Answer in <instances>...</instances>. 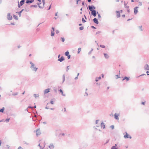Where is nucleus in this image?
I'll return each mask as SVG.
<instances>
[{
  "mask_svg": "<svg viewBox=\"0 0 149 149\" xmlns=\"http://www.w3.org/2000/svg\"><path fill=\"white\" fill-rule=\"evenodd\" d=\"M101 128H103V129H104L105 127V125H104V123L102 122L101 124Z\"/></svg>",
  "mask_w": 149,
  "mask_h": 149,
  "instance_id": "16",
  "label": "nucleus"
},
{
  "mask_svg": "<svg viewBox=\"0 0 149 149\" xmlns=\"http://www.w3.org/2000/svg\"><path fill=\"white\" fill-rule=\"evenodd\" d=\"M61 41L62 42H63L65 41V38L63 37L61 38Z\"/></svg>",
  "mask_w": 149,
  "mask_h": 149,
  "instance_id": "37",
  "label": "nucleus"
},
{
  "mask_svg": "<svg viewBox=\"0 0 149 149\" xmlns=\"http://www.w3.org/2000/svg\"><path fill=\"white\" fill-rule=\"evenodd\" d=\"M65 58L63 56H62L60 58L58 59V61L60 62H62L64 60Z\"/></svg>",
  "mask_w": 149,
  "mask_h": 149,
  "instance_id": "8",
  "label": "nucleus"
},
{
  "mask_svg": "<svg viewBox=\"0 0 149 149\" xmlns=\"http://www.w3.org/2000/svg\"><path fill=\"white\" fill-rule=\"evenodd\" d=\"M13 17H14V19H16V20H17L18 19V18L17 17V16H16V15H13Z\"/></svg>",
  "mask_w": 149,
  "mask_h": 149,
  "instance_id": "26",
  "label": "nucleus"
},
{
  "mask_svg": "<svg viewBox=\"0 0 149 149\" xmlns=\"http://www.w3.org/2000/svg\"><path fill=\"white\" fill-rule=\"evenodd\" d=\"M149 73V71H147L146 72V73H147V75H149V74H148V73Z\"/></svg>",
  "mask_w": 149,
  "mask_h": 149,
  "instance_id": "56",
  "label": "nucleus"
},
{
  "mask_svg": "<svg viewBox=\"0 0 149 149\" xmlns=\"http://www.w3.org/2000/svg\"><path fill=\"white\" fill-rule=\"evenodd\" d=\"M100 33H101V31H97V32H96V34H98Z\"/></svg>",
  "mask_w": 149,
  "mask_h": 149,
  "instance_id": "55",
  "label": "nucleus"
},
{
  "mask_svg": "<svg viewBox=\"0 0 149 149\" xmlns=\"http://www.w3.org/2000/svg\"><path fill=\"white\" fill-rule=\"evenodd\" d=\"M119 116V114H117L116 113H115L114 115V118L118 120L119 119V118L118 117V116Z\"/></svg>",
  "mask_w": 149,
  "mask_h": 149,
  "instance_id": "10",
  "label": "nucleus"
},
{
  "mask_svg": "<svg viewBox=\"0 0 149 149\" xmlns=\"http://www.w3.org/2000/svg\"><path fill=\"white\" fill-rule=\"evenodd\" d=\"M33 96L36 98L37 97H38L39 96V95L38 94H33Z\"/></svg>",
  "mask_w": 149,
  "mask_h": 149,
  "instance_id": "24",
  "label": "nucleus"
},
{
  "mask_svg": "<svg viewBox=\"0 0 149 149\" xmlns=\"http://www.w3.org/2000/svg\"><path fill=\"white\" fill-rule=\"evenodd\" d=\"M34 0H27L26 1V3L27 4L31 3L34 2Z\"/></svg>",
  "mask_w": 149,
  "mask_h": 149,
  "instance_id": "9",
  "label": "nucleus"
},
{
  "mask_svg": "<svg viewBox=\"0 0 149 149\" xmlns=\"http://www.w3.org/2000/svg\"><path fill=\"white\" fill-rule=\"evenodd\" d=\"M51 36H53L54 35V31H52V30H51Z\"/></svg>",
  "mask_w": 149,
  "mask_h": 149,
  "instance_id": "32",
  "label": "nucleus"
},
{
  "mask_svg": "<svg viewBox=\"0 0 149 149\" xmlns=\"http://www.w3.org/2000/svg\"><path fill=\"white\" fill-rule=\"evenodd\" d=\"M59 91L61 93V94L63 96H65V94H63V91L61 89H60L59 90Z\"/></svg>",
  "mask_w": 149,
  "mask_h": 149,
  "instance_id": "22",
  "label": "nucleus"
},
{
  "mask_svg": "<svg viewBox=\"0 0 149 149\" xmlns=\"http://www.w3.org/2000/svg\"><path fill=\"white\" fill-rule=\"evenodd\" d=\"M52 29L53 31H54V28L53 27H52Z\"/></svg>",
  "mask_w": 149,
  "mask_h": 149,
  "instance_id": "61",
  "label": "nucleus"
},
{
  "mask_svg": "<svg viewBox=\"0 0 149 149\" xmlns=\"http://www.w3.org/2000/svg\"><path fill=\"white\" fill-rule=\"evenodd\" d=\"M63 83L65 81V76L64 74H63Z\"/></svg>",
  "mask_w": 149,
  "mask_h": 149,
  "instance_id": "28",
  "label": "nucleus"
},
{
  "mask_svg": "<svg viewBox=\"0 0 149 149\" xmlns=\"http://www.w3.org/2000/svg\"><path fill=\"white\" fill-rule=\"evenodd\" d=\"M82 21L83 23H84V22H86V21L85 20V19L84 18H82Z\"/></svg>",
  "mask_w": 149,
  "mask_h": 149,
  "instance_id": "39",
  "label": "nucleus"
},
{
  "mask_svg": "<svg viewBox=\"0 0 149 149\" xmlns=\"http://www.w3.org/2000/svg\"><path fill=\"white\" fill-rule=\"evenodd\" d=\"M91 27L92 28H93V29H96V28H95V27H94V26H91Z\"/></svg>",
  "mask_w": 149,
  "mask_h": 149,
  "instance_id": "54",
  "label": "nucleus"
},
{
  "mask_svg": "<svg viewBox=\"0 0 149 149\" xmlns=\"http://www.w3.org/2000/svg\"><path fill=\"white\" fill-rule=\"evenodd\" d=\"M129 77H124V78L122 80L124 81L125 79L129 81Z\"/></svg>",
  "mask_w": 149,
  "mask_h": 149,
  "instance_id": "18",
  "label": "nucleus"
},
{
  "mask_svg": "<svg viewBox=\"0 0 149 149\" xmlns=\"http://www.w3.org/2000/svg\"><path fill=\"white\" fill-rule=\"evenodd\" d=\"M111 149H118V148L116 146H113L111 147Z\"/></svg>",
  "mask_w": 149,
  "mask_h": 149,
  "instance_id": "31",
  "label": "nucleus"
},
{
  "mask_svg": "<svg viewBox=\"0 0 149 149\" xmlns=\"http://www.w3.org/2000/svg\"><path fill=\"white\" fill-rule=\"evenodd\" d=\"M36 134L37 136H38L41 134V133L40 132V131L39 129H38L36 130Z\"/></svg>",
  "mask_w": 149,
  "mask_h": 149,
  "instance_id": "11",
  "label": "nucleus"
},
{
  "mask_svg": "<svg viewBox=\"0 0 149 149\" xmlns=\"http://www.w3.org/2000/svg\"><path fill=\"white\" fill-rule=\"evenodd\" d=\"M143 75H146V74H142L139 76L136 77L138 78V77H140V76H143Z\"/></svg>",
  "mask_w": 149,
  "mask_h": 149,
  "instance_id": "41",
  "label": "nucleus"
},
{
  "mask_svg": "<svg viewBox=\"0 0 149 149\" xmlns=\"http://www.w3.org/2000/svg\"><path fill=\"white\" fill-rule=\"evenodd\" d=\"M128 134L127 133H126L125 135L124 136V137L125 138H128Z\"/></svg>",
  "mask_w": 149,
  "mask_h": 149,
  "instance_id": "34",
  "label": "nucleus"
},
{
  "mask_svg": "<svg viewBox=\"0 0 149 149\" xmlns=\"http://www.w3.org/2000/svg\"><path fill=\"white\" fill-rule=\"evenodd\" d=\"M23 144L24 145H25L27 146H29V143H28L27 142H26L25 141H23Z\"/></svg>",
  "mask_w": 149,
  "mask_h": 149,
  "instance_id": "21",
  "label": "nucleus"
},
{
  "mask_svg": "<svg viewBox=\"0 0 149 149\" xmlns=\"http://www.w3.org/2000/svg\"><path fill=\"white\" fill-rule=\"evenodd\" d=\"M7 18L9 20H10L12 19V17L11 15H10V13H8L7 14Z\"/></svg>",
  "mask_w": 149,
  "mask_h": 149,
  "instance_id": "3",
  "label": "nucleus"
},
{
  "mask_svg": "<svg viewBox=\"0 0 149 149\" xmlns=\"http://www.w3.org/2000/svg\"><path fill=\"white\" fill-rule=\"evenodd\" d=\"M141 104H142L144 105L145 104V102H142Z\"/></svg>",
  "mask_w": 149,
  "mask_h": 149,
  "instance_id": "60",
  "label": "nucleus"
},
{
  "mask_svg": "<svg viewBox=\"0 0 149 149\" xmlns=\"http://www.w3.org/2000/svg\"><path fill=\"white\" fill-rule=\"evenodd\" d=\"M97 13L98 15V18H101V15H100V14L98 13V12H97Z\"/></svg>",
  "mask_w": 149,
  "mask_h": 149,
  "instance_id": "33",
  "label": "nucleus"
},
{
  "mask_svg": "<svg viewBox=\"0 0 149 149\" xmlns=\"http://www.w3.org/2000/svg\"><path fill=\"white\" fill-rule=\"evenodd\" d=\"M99 121V120H96V121H95V123L96 124H97L98 122Z\"/></svg>",
  "mask_w": 149,
  "mask_h": 149,
  "instance_id": "53",
  "label": "nucleus"
},
{
  "mask_svg": "<svg viewBox=\"0 0 149 149\" xmlns=\"http://www.w3.org/2000/svg\"><path fill=\"white\" fill-rule=\"evenodd\" d=\"M84 1H83L82 2V5L84 6Z\"/></svg>",
  "mask_w": 149,
  "mask_h": 149,
  "instance_id": "59",
  "label": "nucleus"
},
{
  "mask_svg": "<svg viewBox=\"0 0 149 149\" xmlns=\"http://www.w3.org/2000/svg\"><path fill=\"white\" fill-rule=\"evenodd\" d=\"M125 8H127V10L128 12L129 13L130 12V9L129 8V6H125Z\"/></svg>",
  "mask_w": 149,
  "mask_h": 149,
  "instance_id": "23",
  "label": "nucleus"
},
{
  "mask_svg": "<svg viewBox=\"0 0 149 149\" xmlns=\"http://www.w3.org/2000/svg\"><path fill=\"white\" fill-rule=\"evenodd\" d=\"M10 120V118L6 119L5 120V121L7 122H9Z\"/></svg>",
  "mask_w": 149,
  "mask_h": 149,
  "instance_id": "44",
  "label": "nucleus"
},
{
  "mask_svg": "<svg viewBox=\"0 0 149 149\" xmlns=\"http://www.w3.org/2000/svg\"><path fill=\"white\" fill-rule=\"evenodd\" d=\"M69 66H68L67 67V68H66V71L67 72H68V70L69 69Z\"/></svg>",
  "mask_w": 149,
  "mask_h": 149,
  "instance_id": "45",
  "label": "nucleus"
},
{
  "mask_svg": "<svg viewBox=\"0 0 149 149\" xmlns=\"http://www.w3.org/2000/svg\"><path fill=\"white\" fill-rule=\"evenodd\" d=\"M21 148H22V147H21V146H19L17 149H21Z\"/></svg>",
  "mask_w": 149,
  "mask_h": 149,
  "instance_id": "63",
  "label": "nucleus"
},
{
  "mask_svg": "<svg viewBox=\"0 0 149 149\" xmlns=\"http://www.w3.org/2000/svg\"><path fill=\"white\" fill-rule=\"evenodd\" d=\"M91 14L94 17H96L97 15V12L95 10L91 11Z\"/></svg>",
  "mask_w": 149,
  "mask_h": 149,
  "instance_id": "4",
  "label": "nucleus"
},
{
  "mask_svg": "<svg viewBox=\"0 0 149 149\" xmlns=\"http://www.w3.org/2000/svg\"><path fill=\"white\" fill-rule=\"evenodd\" d=\"M110 127L111 128L112 130H113L114 128V126L113 125H111L110 126Z\"/></svg>",
  "mask_w": 149,
  "mask_h": 149,
  "instance_id": "43",
  "label": "nucleus"
},
{
  "mask_svg": "<svg viewBox=\"0 0 149 149\" xmlns=\"http://www.w3.org/2000/svg\"><path fill=\"white\" fill-rule=\"evenodd\" d=\"M25 0H22L20 2V4L21 6H22L24 3Z\"/></svg>",
  "mask_w": 149,
  "mask_h": 149,
  "instance_id": "17",
  "label": "nucleus"
},
{
  "mask_svg": "<svg viewBox=\"0 0 149 149\" xmlns=\"http://www.w3.org/2000/svg\"><path fill=\"white\" fill-rule=\"evenodd\" d=\"M40 149H43V148H43V147H42V146H40Z\"/></svg>",
  "mask_w": 149,
  "mask_h": 149,
  "instance_id": "64",
  "label": "nucleus"
},
{
  "mask_svg": "<svg viewBox=\"0 0 149 149\" xmlns=\"http://www.w3.org/2000/svg\"><path fill=\"white\" fill-rule=\"evenodd\" d=\"M93 21L94 23H95L98 24L99 23V22L98 21L97 19L96 18H94L93 19Z\"/></svg>",
  "mask_w": 149,
  "mask_h": 149,
  "instance_id": "12",
  "label": "nucleus"
},
{
  "mask_svg": "<svg viewBox=\"0 0 149 149\" xmlns=\"http://www.w3.org/2000/svg\"><path fill=\"white\" fill-rule=\"evenodd\" d=\"M18 8H20V7L22 6L20 5V4L19 3V1H18Z\"/></svg>",
  "mask_w": 149,
  "mask_h": 149,
  "instance_id": "40",
  "label": "nucleus"
},
{
  "mask_svg": "<svg viewBox=\"0 0 149 149\" xmlns=\"http://www.w3.org/2000/svg\"><path fill=\"white\" fill-rule=\"evenodd\" d=\"M69 52L68 51H67L65 53V55L66 56H68L69 55Z\"/></svg>",
  "mask_w": 149,
  "mask_h": 149,
  "instance_id": "29",
  "label": "nucleus"
},
{
  "mask_svg": "<svg viewBox=\"0 0 149 149\" xmlns=\"http://www.w3.org/2000/svg\"><path fill=\"white\" fill-rule=\"evenodd\" d=\"M59 31L58 30H57L56 31V34L58 33H59Z\"/></svg>",
  "mask_w": 149,
  "mask_h": 149,
  "instance_id": "47",
  "label": "nucleus"
},
{
  "mask_svg": "<svg viewBox=\"0 0 149 149\" xmlns=\"http://www.w3.org/2000/svg\"><path fill=\"white\" fill-rule=\"evenodd\" d=\"M101 77H99L98 78H96V79H95L96 81H97L100 79H101Z\"/></svg>",
  "mask_w": 149,
  "mask_h": 149,
  "instance_id": "30",
  "label": "nucleus"
},
{
  "mask_svg": "<svg viewBox=\"0 0 149 149\" xmlns=\"http://www.w3.org/2000/svg\"><path fill=\"white\" fill-rule=\"evenodd\" d=\"M50 103H51L52 104H54V102H53V101H50Z\"/></svg>",
  "mask_w": 149,
  "mask_h": 149,
  "instance_id": "52",
  "label": "nucleus"
},
{
  "mask_svg": "<svg viewBox=\"0 0 149 149\" xmlns=\"http://www.w3.org/2000/svg\"><path fill=\"white\" fill-rule=\"evenodd\" d=\"M93 49H92V50H91V51H90L88 52V54H90L91 53V52H92V51H93Z\"/></svg>",
  "mask_w": 149,
  "mask_h": 149,
  "instance_id": "49",
  "label": "nucleus"
},
{
  "mask_svg": "<svg viewBox=\"0 0 149 149\" xmlns=\"http://www.w3.org/2000/svg\"><path fill=\"white\" fill-rule=\"evenodd\" d=\"M88 8L90 11L95 10L96 8L93 5L89 6H88Z\"/></svg>",
  "mask_w": 149,
  "mask_h": 149,
  "instance_id": "2",
  "label": "nucleus"
},
{
  "mask_svg": "<svg viewBox=\"0 0 149 149\" xmlns=\"http://www.w3.org/2000/svg\"><path fill=\"white\" fill-rule=\"evenodd\" d=\"M138 8V7H135L134 8V14H136L138 12L137 8Z\"/></svg>",
  "mask_w": 149,
  "mask_h": 149,
  "instance_id": "6",
  "label": "nucleus"
},
{
  "mask_svg": "<svg viewBox=\"0 0 149 149\" xmlns=\"http://www.w3.org/2000/svg\"><path fill=\"white\" fill-rule=\"evenodd\" d=\"M4 110V107H3L0 109V112L3 113Z\"/></svg>",
  "mask_w": 149,
  "mask_h": 149,
  "instance_id": "25",
  "label": "nucleus"
},
{
  "mask_svg": "<svg viewBox=\"0 0 149 149\" xmlns=\"http://www.w3.org/2000/svg\"><path fill=\"white\" fill-rule=\"evenodd\" d=\"M116 76L117 77L116 78V79H118L120 77L119 75H116Z\"/></svg>",
  "mask_w": 149,
  "mask_h": 149,
  "instance_id": "51",
  "label": "nucleus"
},
{
  "mask_svg": "<svg viewBox=\"0 0 149 149\" xmlns=\"http://www.w3.org/2000/svg\"><path fill=\"white\" fill-rule=\"evenodd\" d=\"M144 68L146 70H149V65L147 64H146L144 66Z\"/></svg>",
  "mask_w": 149,
  "mask_h": 149,
  "instance_id": "7",
  "label": "nucleus"
},
{
  "mask_svg": "<svg viewBox=\"0 0 149 149\" xmlns=\"http://www.w3.org/2000/svg\"><path fill=\"white\" fill-rule=\"evenodd\" d=\"M50 91V89L47 88L45 90L44 92L45 94H47Z\"/></svg>",
  "mask_w": 149,
  "mask_h": 149,
  "instance_id": "13",
  "label": "nucleus"
},
{
  "mask_svg": "<svg viewBox=\"0 0 149 149\" xmlns=\"http://www.w3.org/2000/svg\"><path fill=\"white\" fill-rule=\"evenodd\" d=\"M57 13H58V12H57L56 13H55V16H57Z\"/></svg>",
  "mask_w": 149,
  "mask_h": 149,
  "instance_id": "57",
  "label": "nucleus"
},
{
  "mask_svg": "<svg viewBox=\"0 0 149 149\" xmlns=\"http://www.w3.org/2000/svg\"><path fill=\"white\" fill-rule=\"evenodd\" d=\"M24 10L23 9L22 10L19 12L18 13L19 16L20 17L21 16V13Z\"/></svg>",
  "mask_w": 149,
  "mask_h": 149,
  "instance_id": "19",
  "label": "nucleus"
},
{
  "mask_svg": "<svg viewBox=\"0 0 149 149\" xmlns=\"http://www.w3.org/2000/svg\"><path fill=\"white\" fill-rule=\"evenodd\" d=\"M100 47L102 48H104L105 47V46L103 45H100Z\"/></svg>",
  "mask_w": 149,
  "mask_h": 149,
  "instance_id": "38",
  "label": "nucleus"
},
{
  "mask_svg": "<svg viewBox=\"0 0 149 149\" xmlns=\"http://www.w3.org/2000/svg\"><path fill=\"white\" fill-rule=\"evenodd\" d=\"M29 63L31 65L30 68L31 70L33 71L36 72L38 69V68L35 67L34 64L32 63L31 61H30Z\"/></svg>",
  "mask_w": 149,
  "mask_h": 149,
  "instance_id": "1",
  "label": "nucleus"
},
{
  "mask_svg": "<svg viewBox=\"0 0 149 149\" xmlns=\"http://www.w3.org/2000/svg\"><path fill=\"white\" fill-rule=\"evenodd\" d=\"M79 30H82L84 29V27L83 26H81L79 28Z\"/></svg>",
  "mask_w": 149,
  "mask_h": 149,
  "instance_id": "36",
  "label": "nucleus"
},
{
  "mask_svg": "<svg viewBox=\"0 0 149 149\" xmlns=\"http://www.w3.org/2000/svg\"><path fill=\"white\" fill-rule=\"evenodd\" d=\"M139 29H140V30L141 31H143V29H142V26H139Z\"/></svg>",
  "mask_w": 149,
  "mask_h": 149,
  "instance_id": "42",
  "label": "nucleus"
},
{
  "mask_svg": "<svg viewBox=\"0 0 149 149\" xmlns=\"http://www.w3.org/2000/svg\"><path fill=\"white\" fill-rule=\"evenodd\" d=\"M104 57L105 58H106V59H108L109 58V56L106 53H104Z\"/></svg>",
  "mask_w": 149,
  "mask_h": 149,
  "instance_id": "15",
  "label": "nucleus"
},
{
  "mask_svg": "<svg viewBox=\"0 0 149 149\" xmlns=\"http://www.w3.org/2000/svg\"><path fill=\"white\" fill-rule=\"evenodd\" d=\"M42 3H43V7H41L39 5L40 4H41V3H37V4L38 5L39 7L40 8H42L44 7V5L45 4V0H42Z\"/></svg>",
  "mask_w": 149,
  "mask_h": 149,
  "instance_id": "5",
  "label": "nucleus"
},
{
  "mask_svg": "<svg viewBox=\"0 0 149 149\" xmlns=\"http://www.w3.org/2000/svg\"><path fill=\"white\" fill-rule=\"evenodd\" d=\"M49 147L50 149H53L54 148V146L53 144H50L49 145Z\"/></svg>",
  "mask_w": 149,
  "mask_h": 149,
  "instance_id": "20",
  "label": "nucleus"
},
{
  "mask_svg": "<svg viewBox=\"0 0 149 149\" xmlns=\"http://www.w3.org/2000/svg\"><path fill=\"white\" fill-rule=\"evenodd\" d=\"M33 107H31L30 106H29L27 108H33Z\"/></svg>",
  "mask_w": 149,
  "mask_h": 149,
  "instance_id": "48",
  "label": "nucleus"
},
{
  "mask_svg": "<svg viewBox=\"0 0 149 149\" xmlns=\"http://www.w3.org/2000/svg\"><path fill=\"white\" fill-rule=\"evenodd\" d=\"M18 94V93L17 92V93H14V94H13V95L15 96V95H17Z\"/></svg>",
  "mask_w": 149,
  "mask_h": 149,
  "instance_id": "46",
  "label": "nucleus"
},
{
  "mask_svg": "<svg viewBox=\"0 0 149 149\" xmlns=\"http://www.w3.org/2000/svg\"><path fill=\"white\" fill-rule=\"evenodd\" d=\"M51 5H50V6H49V8H48V10H50V9L51 8Z\"/></svg>",
  "mask_w": 149,
  "mask_h": 149,
  "instance_id": "58",
  "label": "nucleus"
},
{
  "mask_svg": "<svg viewBox=\"0 0 149 149\" xmlns=\"http://www.w3.org/2000/svg\"><path fill=\"white\" fill-rule=\"evenodd\" d=\"M116 13H117V18H118L120 17V14L119 12V11H116Z\"/></svg>",
  "mask_w": 149,
  "mask_h": 149,
  "instance_id": "14",
  "label": "nucleus"
},
{
  "mask_svg": "<svg viewBox=\"0 0 149 149\" xmlns=\"http://www.w3.org/2000/svg\"><path fill=\"white\" fill-rule=\"evenodd\" d=\"M35 7L37 8V5H31V7Z\"/></svg>",
  "mask_w": 149,
  "mask_h": 149,
  "instance_id": "27",
  "label": "nucleus"
},
{
  "mask_svg": "<svg viewBox=\"0 0 149 149\" xmlns=\"http://www.w3.org/2000/svg\"><path fill=\"white\" fill-rule=\"evenodd\" d=\"M68 56V59H69L70 58V55H69L67 56Z\"/></svg>",
  "mask_w": 149,
  "mask_h": 149,
  "instance_id": "50",
  "label": "nucleus"
},
{
  "mask_svg": "<svg viewBox=\"0 0 149 149\" xmlns=\"http://www.w3.org/2000/svg\"><path fill=\"white\" fill-rule=\"evenodd\" d=\"M78 50L77 53H78V54H79L80 53V51H81V48H78Z\"/></svg>",
  "mask_w": 149,
  "mask_h": 149,
  "instance_id": "35",
  "label": "nucleus"
},
{
  "mask_svg": "<svg viewBox=\"0 0 149 149\" xmlns=\"http://www.w3.org/2000/svg\"><path fill=\"white\" fill-rule=\"evenodd\" d=\"M125 15H122V17H125Z\"/></svg>",
  "mask_w": 149,
  "mask_h": 149,
  "instance_id": "62",
  "label": "nucleus"
}]
</instances>
